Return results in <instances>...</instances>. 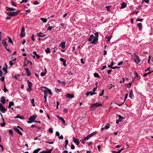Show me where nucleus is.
I'll use <instances>...</instances> for the list:
<instances>
[{
  "label": "nucleus",
  "mask_w": 153,
  "mask_h": 153,
  "mask_svg": "<svg viewBox=\"0 0 153 153\" xmlns=\"http://www.w3.org/2000/svg\"><path fill=\"white\" fill-rule=\"evenodd\" d=\"M41 90H42V91H43L44 93V94L45 95H47L48 94V90H44V91L42 90V89H40Z\"/></svg>",
  "instance_id": "c756f323"
},
{
  "label": "nucleus",
  "mask_w": 153,
  "mask_h": 153,
  "mask_svg": "<svg viewBox=\"0 0 153 153\" xmlns=\"http://www.w3.org/2000/svg\"><path fill=\"white\" fill-rule=\"evenodd\" d=\"M134 96V95H133V92L132 90H131L130 93L129 97L131 99H133Z\"/></svg>",
  "instance_id": "4be33fe9"
},
{
  "label": "nucleus",
  "mask_w": 153,
  "mask_h": 153,
  "mask_svg": "<svg viewBox=\"0 0 153 153\" xmlns=\"http://www.w3.org/2000/svg\"><path fill=\"white\" fill-rule=\"evenodd\" d=\"M39 4V3L37 1H34L33 2V4L34 5H37V4Z\"/></svg>",
  "instance_id": "8fccbe9b"
},
{
  "label": "nucleus",
  "mask_w": 153,
  "mask_h": 153,
  "mask_svg": "<svg viewBox=\"0 0 153 153\" xmlns=\"http://www.w3.org/2000/svg\"><path fill=\"white\" fill-rule=\"evenodd\" d=\"M53 150V149H46L45 150H43L42 152H40L39 153H51Z\"/></svg>",
  "instance_id": "423d86ee"
},
{
  "label": "nucleus",
  "mask_w": 153,
  "mask_h": 153,
  "mask_svg": "<svg viewBox=\"0 0 153 153\" xmlns=\"http://www.w3.org/2000/svg\"><path fill=\"white\" fill-rule=\"evenodd\" d=\"M8 42L10 43H12V45H13V41H12V39H11L10 37H8Z\"/></svg>",
  "instance_id": "a19ab883"
},
{
  "label": "nucleus",
  "mask_w": 153,
  "mask_h": 153,
  "mask_svg": "<svg viewBox=\"0 0 153 153\" xmlns=\"http://www.w3.org/2000/svg\"><path fill=\"white\" fill-rule=\"evenodd\" d=\"M71 149H75V146L73 144L71 145Z\"/></svg>",
  "instance_id": "4d7b16f0"
},
{
  "label": "nucleus",
  "mask_w": 153,
  "mask_h": 153,
  "mask_svg": "<svg viewBox=\"0 0 153 153\" xmlns=\"http://www.w3.org/2000/svg\"><path fill=\"white\" fill-rule=\"evenodd\" d=\"M126 6V4L124 2H123L122 4L121 7V8L123 9L125 8Z\"/></svg>",
  "instance_id": "b1692460"
},
{
  "label": "nucleus",
  "mask_w": 153,
  "mask_h": 153,
  "mask_svg": "<svg viewBox=\"0 0 153 153\" xmlns=\"http://www.w3.org/2000/svg\"><path fill=\"white\" fill-rule=\"evenodd\" d=\"M66 60H65L64 61H63V65H64L65 67H66Z\"/></svg>",
  "instance_id": "3c124183"
},
{
  "label": "nucleus",
  "mask_w": 153,
  "mask_h": 153,
  "mask_svg": "<svg viewBox=\"0 0 153 153\" xmlns=\"http://www.w3.org/2000/svg\"><path fill=\"white\" fill-rule=\"evenodd\" d=\"M65 147L66 148H67V145H68V140H65Z\"/></svg>",
  "instance_id": "f704fd0d"
},
{
  "label": "nucleus",
  "mask_w": 153,
  "mask_h": 153,
  "mask_svg": "<svg viewBox=\"0 0 153 153\" xmlns=\"http://www.w3.org/2000/svg\"><path fill=\"white\" fill-rule=\"evenodd\" d=\"M30 101H31V103L33 105V106H35V105L34 104V99L33 98L32 99H31V100H30Z\"/></svg>",
  "instance_id": "58836bf2"
},
{
  "label": "nucleus",
  "mask_w": 153,
  "mask_h": 153,
  "mask_svg": "<svg viewBox=\"0 0 153 153\" xmlns=\"http://www.w3.org/2000/svg\"><path fill=\"white\" fill-rule=\"evenodd\" d=\"M25 36V28L24 27H22V29L21 31L20 34V36L21 37H23Z\"/></svg>",
  "instance_id": "20e7f679"
},
{
  "label": "nucleus",
  "mask_w": 153,
  "mask_h": 153,
  "mask_svg": "<svg viewBox=\"0 0 153 153\" xmlns=\"http://www.w3.org/2000/svg\"><path fill=\"white\" fill-rule=\"evenodd\" d=\"M56 117L59 120H61L63 123L64 124H65V121L64 120L62 117H60L58 115H56Z\"/></svg>",
  "instance_id": "1a4fd4ad"
},
{
  "label": "nucleus",
  "mask_w": 153,
  "mask_h": 153,
  "mask_svg": "<svg viewBox=\"0 0 153 153\" xmlns=\"http://www.w3.org/2000/svg\"><path fill=\"white\" fill-rule=\"evenodd\" d=\"M9 133L10 134L12 135H13V130L11 129H9Z\"/></svg>",
  "instance_id": "37998d69"
},
{
  "label": "nucleus",
  "mask_w": 153,
  "mask_h": 153,
  "mask_svg": "<svg viewBox=\"0 0 153 153\" xmlns=\"http://www.w3.org/2000/svg\"><path fill=\"white\" fill-rule=\"evenodd\" d=\"M15 131L18 134H19L20 135H22V133L19 130L18 128H15Z\"/></svg>",
  "instance_id": "5701e85b"
},
{
  "label": "nucleus",
  "mask_w": 153,
  "mask_h": 153,
  "mask_svg": "<svg viewBox=\"0 0 153 153\" xmlns=\"http://www.w3.org/2000/svg\"><path fill=\"white\" fill-rule=\"evenodd\" d=\"M8 91V90L6 88V87H5V85H4V92H6L7 91Z\"/></svg>",
  "instance_id": "052dcab7"
},
{
  "label": "nucleus",
  "mask_w": 153,
  "mask_h": 153,
  "mask_svg": "<svg viewBox=\"0 0 153 153\" xmlns=\"http://www.w3.org/2000/svg\"><path fill=\"white\" fill-rule=\"evenodd\" d=\"M2 43L3 44V45L5 47V49H6V47L7 46V44L6 43V42L4 41V40H2Z\"/></svg>",
  "instance_id": "f3484780"
},
{
  "label": "nucleus",
  "mask_w": 153,
  "mask_h": 153,
  "mask_svg": "<svg viewBox=\"0 0 153 153\" xmlns=\"http://www.w3.org/2000/svg\"><path fill=\"white\" fill-rule=\"evenodd\" d=\"M40 150V148H38L37 149H35L33 153H38V152Z\"/></svg>",
  "instance_id": "2f4dec72"
},
{
  "label": "nucleus",
  "mask_w": 153,
  "mask_h": 153,
  "mask_svg": "<svg viewBox=\"0 0 153 153\" xmlns=\"http://www.w3.org/2000/svg\"><path fill=\"white\" fill-rule=\"evenodd\" d=\"M97 134V132L96 131L93 132L91 133L90 134L88 135H89V136L90 138L93 136L94 135H96Z\"/></svg>",
  "instance_id": "393cba45"
},
{
  "label": "nucleus",
  "mask_w": 153,
  "mask_h": 153,
  "mask_svg": "<svg viewBox=\"0 0 153 153\" xmlns=\"http://www.w3.org/2000/svg\"><path fill=\"white\" fill-rule=\"evenodd\" d=\"M106 7L107 10L109 11L110 10V6H106Z\"/></svg>",
  "instance_id": "69168bd1"
},
{
  "label": "nucleus",
  "mask_w": 153,
  "mask_h": 153,
  "mask_svg": "<svg viewBox=\"0 0 153 153\" xmlns=\"http://www.w3.org/2000/svg\"><path fill=\"white\" fill-rule=\"evenodd\" d=\"M65 42H62L60 44L59 46L61 47L62 49H64L65 47Z\"/></svg>",
  "instance_id": "f8f14e48"
},
{
  "label": "nucleus",
  "mask_w": 153,
  "mask_h": 153,
  "mask_svg": "<svg viewBox=\"0 0 153 153\" xmlns=\"http://www.w3.org/2000/svg\"><path fill=\"white\" fill-rule=\"evenodd\" d=\"M125 100H124L121 103H118V104H117L119 106H121L122 104L124 103V102H125Z\"/></svg>",
  "instance_id": "864d4df0"
},
{
  "label": "nucleus",
  "mask_w": 153,
  "mask_h": 153,
  "mask_svg": "<svg viewBox=\"0 0 153 153\" xmlns=\"http://www.w3.org/2000/svg\"><path fill=\"white\" fill-rule=\"evenodd\" d=\"M110 127V124L108 123H107L106 125L104 127L102 128V130H106L108 129Z\"/></svg>",
  "instance_id": "dca6fc26"
},
{
  "label": "nucleus",
  "mask_w": 153,
  "mask_h": 153,
  "mask_svg": "<svg viewBox=\"0 0 153 153\" xmlns=\"http://www.w3.org/2000/svg\"><path fill=\"white\" fill-rule=\"evenodd\" d=\"M27 84L29 88H31L32 85V83L31 82H30L29 80H27Z\"/></svg>",
  "instance_id": "aec40b11"
},
{
  "label": "nucleus",
  "mask_w": 153,
  "mask_h": 153,
  "mask_svg": "<svg viewBox=\"0 0 153 153\" xmlns=\"http://www.w3.org/2000/svg\"><path fill=\"white\" fill-rule=\"evenodd\" d=\"M2 120H3V123H1V126L2 127H3L5 126V123L4 122V119L3 118H2Z\"/></svg>",
  "instance_id": "c03bdc74"
},
{
  "label": "nucleus",
  "mask_w": 153,
  "mask_h": 153,
  "mask_svg": "<svg viewBox=\"0 0 153 153\" xmlns=\"http://www.w3.org/2000/svg\"><path fill=\"white\" fill-rule=\"evenodd\" d=\"M34 35L33 34L31 37V39L33 41H35V39H34Z\"/></svg>",
  "instance_id": "bf43d9fd"
},
{
  "label": "nucleus",
  "mask_w": 153,
  "mask_h": 153,
  "mask_svg": "<svg viewBox=\"0 0 153 153\" xmlns=\"http://www.w3.org/2000/svg\"><path fill=\"white\" fill-rule=\"evenodd\" d=\"M37 35L39 37H43L45 35L43 34L42 32H40L37 33Z\"/></svg>",
  "instance_id": "6ab92c4d"
},
{
  "label": "nucleus",
  "mask_w": 153,
  "mask_h": 153,
  "mask_svg": "<svg viewBox=\"0 0 153 153\" xmlns=\"http://www.w3.org/2000/svg\"><path fill=\"white\" fill-rule=\"evenodd\" d=\"M7 65H6V63H5V65L4 66V67L2 68V70L4 71H6V70H7Z\"/></svg>",
  "instance_id": "ea45409f"
},
{
  "label": "nucleus",
  "mask_w": 153,
  "mask_h": 153,
  "mask_svg": "<svg viewBox=\"0 0 153 153\" xmlns=\"http://www.w3.org/2000/svg\"><path fill=\"white\" fill-rule=\"evenodd\" d=\"M48 93H49L51 95L52 94V93L51 90L49 89H48Z\"/></svg>",
  "instance_id": "680f3d73"
},
{
  "label": "nucleus",
  "mask_w": 153,
  "mask_h": 153,
  "mask_svg": "<svg viewBox=\"0 0 153 153\" xmlns=\"http://www.w3.org/2000/svg\"><path fill=\"white\" fill-rule=\"evenodd\" d=\"M16 118H19L21 119H24V117H23L20 116L19 115H18L16 117H15Z\"/></svg>",
  "instance_id": "72a5a7b5"
},
{
  "label": "nucleus",
  "mask_w": 153,
  "mask_h": 153,
  "mask_svg": "<svg viewBox=\"0 0 153 153\" xmlns=\"http://www.w3.org/2000/svg\"><path fill=\"white\" fill-rule=\"evenodd\" d=\"M112 37V36L111 35L110 36H109V37H106V38L108 39L107 40V42H110V40L111 39Z\"/></svg>",
  "instance_id": "c9c22d12"
},
{
  "label": "nucleus",
  "mask_w": 153,
  "mask_h": 153,
  "mask_svg": "<svg viewBox=\"0 0 153 153\" xmlns=\"http://www.w3.org/2000/svg\"><path fill=\"white\" fill-rule=\"evenodd\" d=\"M20 12V11H18L15 12H7V14L8 16H14L17 15Z\"/></svg>",
  "instance_id": "f03ea898"
},
{
  "label": "nucleus",
  "mask_w": 153,
  "mask_h": 153,
  "mask_svg": "<svg viewBox=\"0 0 153 153\" xmlns=\"http://www.w3.org/2000/svg\"><path fill=\"white\" fill-rule=\"evenodd\" d=\"M48 131L51 133H52L53 132V130L51 128H49Z\"/></svg>",
  "instance_id": "a18cd8bd"
},
{
  "label": "nucleus",
  "mask_w": 153,
  "mask_h": 153,
  "mask_svg": "<svg viewBox=\"0 0 153 153\" xmlns=\"http://www.w3.org/2000/svg\"><path fill=\"white\" fill-rule=\"evenodd\" d=\"M134 61L137 63H139L140 62V59L139 57L137 56H136V58H135Z\"/></svg>",
  "instance_id": "4468645a"
},
{
  "label": "nucleus",
  "mask_w": 153,
  "mask_h": 153,
  "mask_svg": "<svg viewBox=\"0 0 153 153\" xmlns=\"http://www.w3.org/2000/svg\"><path fill=\"white\" fill-rule=\"evenodd\" d=\"M27 0H22V1L20 2V4H21L23 2L27 3Z\"/></svg>",
  "instance_id": "603ef678"
},
{
  "label": "nucleus",
  "mask_w": 153,
  "mask_h": 153,
  "mask_svg": "<svg viewBox=\"0 0 153 153\" xmlns=\"http://www.w3.org/2000/svg\"><path fill=\"white\" fill-rule=\"evenodd\" d=\"M40 19L44 22L45 23L47 22V20L45 18H41Z\"/></svg>",
  "instance_id": "c85d7f7f"
},
{
  "label": "nucleus",
  "mask_w": 153,
  "mask_h": 153,
  "mask_svg": "<svg viewBox=\"0 0 153 153\" xmlns=\"http://www.w3.org/2000/svg\"><path fill=\"white\" fill-rule=\"evenodd\" d=\"M56 136H58L59 137L60 135V134H59V132L58 131H57L56 132Z\"/></svg>",
  "instance_id": "e2e57ef3"
},
{
  "label": "nucleus",
  "mask_w": 153,
  "mask_h": 153,
  "mask_svg": "<svg viewBox=\"0 0 153 153\" xmlns=\"http://www.w3.org/2000/svg\"><path fill=\"white\" fill-rule=\"evenodd\" d=\"M137 26H138L139 28V30H140L142 28V24L141 23H139L137 24Z\"/></svg>",
  "instance_id": "a878e982"
},
{
  "label": "nucleus",
  "mask_w": 153,
  "mask_h": 153,
  "mask_svg": "<svg viewBox=\"0 0 153 153\" xmlns=\"http://www.w3.org/2000/svg\"><path fill=\"white\" fill-rule=\"evenodd\" d=\"M0 79H1V81L2 82H3L4 80V76H3L1 77V78H0Z\"/></svg>",
  "instance_id": "de8ad7c7"
},
{
  "label": "nucleus",
  "mask_w": 153,
  "mask_h": 153,
  "mask_svg": "<svg viewBox=\"0 0 153 153\" xmlns=\"http://www.w3.org/2000/svg\"><path fill=\"white\" fill-rule=\"evenodd\" d=\"M102 105L101 104L96 102L95 103H91V107L92 108V110H94L96 107L98 106H102Z\"/></svg>",
  "instance_id": "f257e3e1"
},
{
  "label": "nucleus",
  "mask_w": 153,
  "mask_h": 153,
  "mask_svg": "<svg viewBox=\"0 0 153 153\" xmlns=\"http://www.w3.org/2000/svg\"><path fill=\"white\" fill-rule=\"evenodd\" d=\"M93 40L91 42V44H96L98 40V38L97 36H94Z\"/></svg>",
  "instance_id": "39448f33"
},
{
  "label": "nucleus",
  "mask_w": 153,
  "mask_h": 153,
  "mask_svg": "<svg viewBox=\"0 0 153 153\" xmlns=\"http://www.w3.org/2000/svg\"><path fill=\"white\" fill-rule=\"evenodd\" d=\"M59 102L57 101L56 102V109H58V107L59 106Z\"/></svg>",
  "instance_id": "49530a36"
},
{
  "label": "nucleus",
  "mask_w": 153,
  "mask_h": 153,
  "mask_svg": "<svg viewBox=\"0 0 153 153\" xmlns=\"http://www.w3.org/2000/svg\"><path fill=\"white\" fill-rule=\"evenodd\" d=\"M114 65V62L113 61H112L111 63V64L110 65H108V67L109 68H111L112 67V66H113V65Z\"/></svg>",
  "instance_id": "79ce46f5"
},
{
  "label": "nucleus",
  "mask_w": 153,
  "mask_h": 153,
  "mask_svg": "<svg viewBox=\"0 0 153 153\" xmlns=\"http://www.w3.org/2000/svg\"><path fill=\"white\" fill-rule=\"evenodd\" d=\"M73 141L76 145H79V142L78 139L75 138V137H74Z\"/></svg>",
  "instance_id": "9b49d317"
},
{
  "label": "nucleus",
  "mask_w": 153,
  "mask_h": 153,
  "mask_svg": "<svg viewBox=\"0 0 153 153\" xmlns=\"http://www.w3.org/2000/svg\"><path fill=\"white\" fill-rule=\"evenodd\" d=\"M33 53L36 56L37 59H39L40 58V56L37 54L36 51L33 52Z\"/></svg>",
  "instance_id": "cd10ccee"
},
{
  "label": "nucleus",
  "mask_w": 153,
  "mask_h": 153,
  "mask_svg": "<svg viewBox=\"0 0 153 153\" xmlns=\"http://www.w3.org/2000/svg\"><path fill=\"white\" fill-rule=\"evenodd\" d=\"M96 94V93H93L92 92V91H90L89 92V94L91 96H92L94 94Z\"/></svg>",
  "instance_id": "6e6d98bb"
},
{
  "label": "nucleus",
  "mask_w": 153,
  "mask_h": 153,
  "mask_svg": "<svg viewBox=\"0 0 153 153\" xmlns=\"http://www.w3.org/2000/svg\"><path fill=\"white\" fill-rule=\"evenodd\" d=\"M90 138V137L88 135L86 137L83 138L82 139V141H86L88 140Z\"/></svg>",
  "instance_id": "a211bd4d"
},
{
  "label": "nucleus",
  "mask_w": 153,
  "mask_h": 153,
  "mask_svg": "<svg viewBox=\"0 0 153 153\" xmlns=\"http://www.w3.org/2000/svg\"><path fill=\"white\" fill-rule=\"evenodd\" d=\"M55 91L57 93H58L59 91V89L58 88H56L55 89Z\"/></svg>",
  "instance_id": "338daca9"
},
{
  "label": "nucleus",
  "mask_w": 153,
  "mask_h": 153,
  "mask_svg": "<svg viewBox=\"0 0 153 153\" xmlns=\"http://www.w3.org/2000/svg\"><path fill=\"white\" fill-rule=\"evenodd\" d=\"M37 117V115H34L32 116H30L28 119V120H32L33 121L35 120L36 118Z\"/></svg>",
  "instance_id": "0eeeda50"
},
{
  "label": "nucleus",
  "mask_w": 153,
  "mask_h": 153,
  "mask_svg": "<svg viewBox=\"0 0 153 153\" xmlns=\"http://www.w3.org/2000/svg\"><path fill=\"white\" fill-rule=\"evenodd\" d=\"M5 98L4 97H2L1 98V102L3 104H4L5 103Z\"/></svg>",
  "instance_id": "2eb2a0df"
},
{
  "label": "nucleus",
  "mask_w": 153,
  "mask_h": 153,
  "mask_svg": "<svg viewBox=\"0 0 153 153\" xmlns=\"http://www.w3.org/2000/svg\"><path fill=\"white\" fill-rule=\"evenodd\" d=\"M26 73L27 74V76H30V75H31V73H30L29 71H27V72H26Z\"/></svg>",
  "instance_id": "09e8293b"
},
{
  "label": "nucleus",
  "mask_w": 153,
  "mask_h": 153,
  "mask_svg": "<svg viewBox=\"0 0 153 153\" xmlns=\"http://www.w3.org/2000/svg\"><path fill=\"white\" fill-rule=\"evenodd\" d=\"M66 97L68 98L72 99L74 97V96L73 94H66Z\"/></svg>",
  "instance_id": "6e6552de"
},
{
  "label": "nucleus",
  "mask_w": 153,
  "mask_h": 153,
  "mask_svg": "<svg viewBox=\"0 0 153 153\" xmlns=\"http://www.w3.org/2000/svg\"><path fill=\"white\" fill-rule=\"evenodd\" d=\"M94 77H96L97 78H99L100 77V76H99V74L97 73H94Z\"/></svg>",
  "instance_id": "4c0bfd02"
},
{
  "label": "nucleus",
  "mask_w": 153,
  "mask_h": 153,
  "mask_svg": "<svg viewBox=\"0 0 153 153\" xmlns=\"http://www.w3.org/2000/svg\"><path fill=\"white\" fill-rule=\"evenodd\" d=\"M104 92V91L103 90H102V92L101 93H100L99 94L100 96H102L103 95V94Z\"/></svg>",
  "instance_id": "13d9d810"
},
{
  "label": "nucleus",
  "mask_w": 153,
  "mask_h": 153,
  "mask_svg": "<svg viewBox=\"0 0 153 153\" xmlns=\"http://www.w3.org/2000/svg\"><path fill=\"white\" fill-rule=\"evenodd\" d=\"M134 74L135 75L137 79L139 80L140 79V76L138 75L137 73L136 72H135L134 73Z\"/></svg>",
  "instance_id": "412c9836"
},
{
  "label": "nucleus",
  "mask_w": 153,
  "mask_h": 153,
  "mask_svg": "<svg viewBox=\"0 0 153 153\" xmlns=\"http://www.w3.org/2000/svg\"><path fill=\"white\" fill-rule=\"evenodd\" d=\"M41 76H44L46 74V73L45 72L43 73L42 72L41 73Z\"/></svg>",
  "instance_id": "0e129e2a"
},
{
  "label": "nucleus",
  "mask_w": 153,
  "mask_h": 153,
  "mask_svg": "<svg viewBox=\"0 0 153 153\" xmlns=\"http://www.w3.org/2000/svg\"><path fill=\"white\" fill-rule=\"evenodd\" d=\"M16 59L15 58L13 60H11L9 61V64L11 66H12L13 65L16 63V61H15Z\"/></svg>",
  "instance_id": "ddd939ff"
},
{
  "label": "nucleus",
  "mask_w": 153,
  "mask_h": 153,
  "mask_svg": "<svg viewBox=\"0 0 153 153\" xmlns=\"http://www.w3.org/2000/svg\"><path fill=\"white\" fill-rule=\"evenodd\" d=\"M14 103V102L12 101H10L9 102V105L8 106V108H11V106L13 105Z\"/></svg>",
  "instance_id": "bb28decb"
},
{
  "label": "nucleus",
  "mask_w": 153,
  "mask_h": 153,
  "mask_svg": "<svg viewBox=\"0 0 153 153\" xmlns=\"http://www.w3.org/2000/svg\"><path fill=\"white\" fill-rule=\"evenodd\" d=\"M117 116L119 118V121L120 122H121V120L123 118L120 115H117Z\"/></svg>",
  "instance_id": "473e14b6"
},
{
  "label": "nucleus",
  "mask_w": 153,
  "mask_h": 153,
  "mask_svg": "<svg viewBox=\"0 0 153 153\" xmlns=\"http://www.w3.org/2000/svg\"><path fill=\"white\" fill-rule=\"evenodd\" d=\"M0 111L3 113H5L7 111V109L3 106L1 103H0Z\"/></svg>",
  "instance_id": "7ed1b4c3"
},
{
  "label": "nucleus",
  "mask_w": 153,
  "mask_h": 153,
  "mask_svg": "<svg viewBox=\"0 0 153 153\" xmlns=\"http://www.w3.org/2000/svg\"><path fill=\"white\" fill-rule=\"evenodd\" d=\"M94 35H93V34H91L90 37V38L88 39V41H90V42H91L92 41V39L93 38V37H94Z\"/></svg>",
  "instance_id": "7c9ffc66"
},
{
  "label": "nucleus",
  "mask_w": 153,
  "mask_h": 153,
  "mask_svg": "<svg viewBox=\"0 0 153 153\" xmlns=\"http://www.w3.org/2000/svg\"><path fill=\"white\" fill-rule=\"evenodd\" d=\"M123 61L119 62L118 63L117 65L119 66L120 65L123 64Z\"/></svg>",
  "instance_id": "774afa93"
},
{
  "label": "nucleus",
  "mask_w": 153,
  "mask_h": 153,
  "mask_svg": "<svg viewBox=\"0 0 153 153\" xmlns=\"http://www.w3.org/2000/svg\"><path fill=\"white\" fill-rule=\"evenodd\" d=\"M45 52L47 53H51L50 49L49 48H47L45 50Z\"/></svg>",
  "instance_id": "e433bc0d"
},
{
  "label": "nucleus",
  "mask_w": 153,
  "mask_h": 153,
  "mask_svg": "<svg viewBox=\"0 0 153 153\" xmlns=\"http://www.w3.org/2000/svg\"><path fill=\"white\" fill-rule=\"evenodd\" d=\"M143 21V19H140V18L137 19L136 21H140V22H142Z\"/></svg>",
  "instance_id": "5fc2aeb1"
},
{
  "label": "nucleus",
  "mask_w": 153,
  "mask_h": 153,
  "mask_svg": "<svg viewBox=\"0 0 153 153\" xmlns=\"http://www.w3.org/2000/svg\"><path fill=\"white\" fill-rule=\"evenodd\" d=\"M5 9L6 11H13L14 10H16L15 9V8H14L13 7L11 8V7H6L5 8Z\"/></svg>",
  "instance_id": "9d476101"
}]
</instances>
